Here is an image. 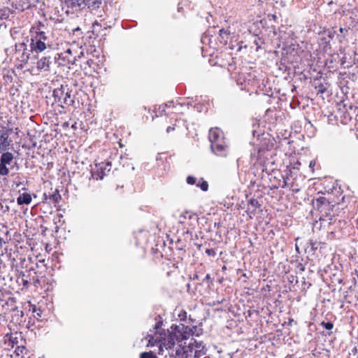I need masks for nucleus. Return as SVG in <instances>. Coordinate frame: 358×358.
I'll list each match as a JSON object with an SVG mask.
<instances>
[{"label":"nucleus","mask_w":358,"mask_h":358,"mask_svg":"<svg viewBox=\"0 0 358 358\" xmlns=\"http://www.w3.org/2000/svg\"><path fill=\"white\" fill-rule=\"evenodd\" d=\"M320 324L322 327H324L327 330H331L334 327V324L331 321H328V322L323 321L321 322Z\"/></svg>","instance_id":"35"},{"label":"nucleus","mask_w":358,"mask_h":358,"mask_svg":"<svg viewBox=\"0 0 358 358\" xmlns=\"http://www.w3.org/2000/svg\"><path fill=\"white\" fill-rule=\"evenodd\" d=\"M8 131L2 130L0 131V143L1 144H8L9 145V143L8 142Z\"/></svg>","instance_id":"24"},{"label":"nucleus","mask_w":358,"mask_h":358,"mask_svg":"<svg viewBox=\"0 0 358 358\" xmlns=\"http://www.w3.org/2000/svg\"><path fill=\"white\" fill-rule=\"evenodd\" d=\"M45 28V24L42 22L38 21L36 25L31 27L30 29V34H34V32L38 31H44L43 29Z\"/></svg>","instance_id":"23"},{"label":"nucleus","mask_w":358,"mask_h":358,"mask_svg":"<svg viewBox=\"0 0 358 358\" xmlns=\"http://www.w3.org/2000/svg\"><path fill=\"white\" fill-rule=\"evenodd\" d=\"M68 8L75 10H83L87 8L92 10L98 9L102 0H63Z\"/></svg>","instance_id":"5"},{"label":"nucleus","mask_w":358,"mask_h":358,"mask_svg":"<svg viewBox=\"0 0 358 358\" xmlns=\"http://www.w3.org/2000/svg\"><path fill=\"white\" fill-rule=\"evenodd\" d=\"M294 278H295V277L294 275H291L290 278H289V280L291 282H293Z\"/></svg>","instance_id":"53"},{"label":"nucleus","mask_w":358,"mask_h":358,"mask_svg":"<svg viewBox=\"0 0 358 358\" xmlns=\"http://www.w3.org/2000/svg\"><path fill=\"white\" fill-rule=\"evenodd\" d=\"M31 201V196L29 193H22L17 198V203L19 206L29 205Z\"/></svg>","instance_id":"19"},{"label":"nucleus","mask_w":358,"mask_h":358,"mask_svg":"<svg viewBox=\"0 0 358 358\" xmlns=\"http://www.w3.org/2000/svg\"><path fill=\"white\" fill-rule=\"evenodd\" d=\"M72 90L68 85H61L59 87L55 89L52 96L55 102L62 108L72 106L74 103V97L71 94Z\"/></svg>","instance_id":"4"},{"label":"nucleus","mask_w":358,"mask_h":358,"mask_svg":"<svg viewBox=\"0 0 358 358\" xmlns=\"http://www.w3.org/2000/svg\"><path fill=\"white\" fill-rule=\"evenodd\" d=\"M230 37V31L228 29H221L219 30L217 40L220 43L226 45Z\"/></svg>","instance_id":"20"},{"label":"nucleus","mask_w":358,"mask_h":358,"mask_svg":"<svg viewBox=\"0 0 358 358\" xmlns=\"http://www.w3.org/2000/svg\"><path fill=\"white\" fill-rule=\"evenodd\" d=\"M41 314H42V311L41 310H39V312H38L36 313V317H37V318L38 319V317H41Z\"/></svg>","instance_id":"51"},{"label":"nucleus","mask_w":358,"mask_h":358,"mask_svg":"<svg viewBox=\"0 0 358 358\" xmlns=\"http://www.w3.org/2000/svg\"><path fill=\"white\" fill-rule=\"evenodd\" d=\"M344 30H345V29H344V28H343V27H340V29H339V31H340L341 33H343Z\"/></svg>","instance_id":"56"},{"label":"nucleus","mask_w":358,"mask_h":358,"mask_svg":"<svg viewBox=\"0 0 358 358\" xmlns=\"http://www.w3.org/2000/svg\"><path fill=\"white\" fill-rule=\"evenodd\" d=\"M189 345H192L195 358H200L206 353L207 349L203 345V342H198L194 340V343H190Z\"/></svg>","instance_id":"12"},{"label":"nucleus","mask_w":358,"mask_h":358,"mask_svg":"<svg viewBox=\"0 0 358 358\" xmlns=\"http://www.w3.org/2000/svg\"><path fill=\"white\" fill-rule=\"evenodd\" d=\"M7 165L0 164V175L7 176L9 173V169L6 166Z\"/></svg>","instance_id":"34"},{"label":"nucleus","mask_w":358,"mask_h":358,"mask_svg":"<svg viewBox=\"0 0 358 358\" xmlns=\"http://www.w3.org/2000/svg\"><path fill=\"white\" fill-rule=\"evenodd\" d=\"M101 25L99 24V23H98L97 22H95L94 24H93V34H94V32H95V29H96V27H100Z\"/></svg>","instance_id":"46"},{"label":"nucleus","mask_w":358,"mask_h":358,"mask_svg":"<svg viewBox=\"0 0 358 358\" xmlns=\"http://www.w3.org/2000/svg\"><path fill=\"white\" fill-rule=\"evenodd\" d=\"M189 103L187 102V103L185 102H180L178 100L177 101V102L176 103H174L173 102H169L168 103L166 104V107H171L173 106V108H175L176 109H177V107L178 106H182L184 105H187V106H189Z\"/></svg>","instance_id":"31"},{"label":"nucleus","mask_w":358,"mask_h":358,"mask_svg":"<svg viewBox=\"0 0 358 358\" xmlns=\"http://www.w3.org/2000/svg\"><path fill=\"white\" fill-rule=\"evenodd\" d=\"M178 317H180V320H185V319L187 318L186 311H182L180 313H179Z\"/></svg>","instance_id":"43"},{"label":"nucleus","mask_w":358,"mask_h":358,"mask_svg":"<svg viewBox=\"0 0 358 358\" xmlns=\"http://www.w3.org/2000/svg\"><path fill=\"white\" fill-rule=\"evenodd\" d=\"M162 159V156H161V154H157V157H156V160L157 161H159V160H161Z\"/></svg>","instance_id":"52"},{"label":"nucleus","mask_w":358,"mask_h":358,"mask_svg":"<svg viewBox=\"0 0 358 358\" xmlns=\"http://www.w3.org/2000/svg\"><path fill=\"white\" fill-rule=\"evenodd\" d=\"M353 108V106L350 104L349 106H348L347 104L344 103H340L338 104V110L341 112V113H348V110H352Z\"/></svg>","instance_id":"26"},{"label":"nucleus","mask_w":358,"mask_h":358,"mask_svg":"<svg viewBox=\"0 0 358 358\" xmlns=\"http://www.w3.org/2000/svg\"><path fill=\"white\" fill-rule=\"evenodd\" d=\"M296 269L298 272L302 273L305 271V265L300 262L297 263Z\"/></svg>","instance_id":"42"},{"label":"nucleus","mask_w":358,"mask_h":358,"mask_svg":"<svg viewBox=\"0 0 358 358\" xmlns=\"http://www.w3.org/2000/svg\"><path fill=\"white\" fill-rule=\"evenodd\" d=\"M295 248H296V250L299 252V248L298 247V245H296L295 246Z\"/></svg>","instance_id":"58"},{"label":"nucleus","mask_w":358,"mask_h":358,"mask_svg":"<svg viewBox=\"0 0 358 358\" xmlns=\"http://www.w3.org/2000/svg\"><path fill=\"white\" fill-rule=\"evenodd\" d=\"M196 327L193 326L192 327H189L186 326V329H184V332H185V335L186 336V340L190 336L194 334V331H196Z\"/></svg>","instance_id":"27"},{"label":"nucleus","mask_w":358,"mask_h":358,"mask_svg":"<svg viewBox=\"0 0 358 358\" xmlns=\"http://www.w3.org/2000/svg\"><path fill=\"white\" fill-rule=\"evenodd\" d=\"M11 321L14 323L20 324L23 322L24 312L17 307L13 311H11Z\"/></svg>","instance_id":"16"},{"label":"nucleus","mask_w":358,"mask_h":358,"mask_svg":"<svg viewBox=\"0 0 358 358\" xmlns=\"http://www.w3.org/2000/svg\"><path fill=\"white\" fill-rule=\"evenodd\" d=\"M252 43L256 45V50L257 51L261 48L263 41L259 37L254 36Z\"/></svg>","instance_id":"33"},{"label":"nucleus","mask_w":358,"mask_h":358,"mask_svg":"<svg viewBox=\"0 0 358 358\" xmlns=\"http://www.w3.org/2000/svg\"><path fill=\"white\" fill-rule=\"evenodd\" d=\"M261 152H262V150L259 149L258 152H259V155H260Z\"/></svg>","instance_id":"61"},{"label":"nucleus","mask_w":358,"mask_h":358,"mask_svg":"<svg viewBox=\"0 0 358 358\" xmlns=\"http://www.w3.org/2000/svg\"><path fill=\"white\" fill-rule=\"evenodd\" d=\"M193 280H199V276L197 274H194V276L192 278Z\"/></svg>","instance_id":"48"},{"label":"nucleus","mask_w":358,"mask_h":358,"mask_svg":"<svg viewBox=\"0 0 358 358\" xmlns=\"http://www.w3.org/2000/svg\"><path fill=\"white\" fill-rule=\"evenodd\" d=\"M36 3H38L40 0H34Z\"/></svg>","instance_id":"62"},{"label":"nucleus","mask_w":358,"mask_h":358,"mask_svg":"<svg viewBox=\"0 0 358 358\" xmlns=\"http://www.w3.org/2000/svg\"><path fill=\"white\" fill-rule=\"evenodd\" d=\"M309 244L311 247V250L313 251H315L316 250H317L319 245H320V243L316 241H313V240H310V242H309Z\"/></svg>","instance_id":"40"},{"label":"nucleus","mask_w":358,"mask_h":358,"mask_svg":"<svg viewBox=\"0 0 358 358\" xmlns=\"http://www.w3.org/2000/svg\"><path fill=\"white\" fill-rule=\"evenodd\" d=\"M156 323L153 330H150V333L148 334V345L155 346L159 345L161 348L162 345H168V348L175 346L176 341L181 342L186 340L184 329H186V326L183 324H172L171 331H168V337L166 338V333L164 331H161L163 324L162 317L159 315L156 317Z\"/></svg>","instance_id":"1"},{"label":"nucleus","mask_w":358,"mask_h":358,"mask_svg":"<svg viewBox=\"0 0 358 358\" xmlns=\"http://www.w3.org/2000/svg\"><path fill=\"white\" fill-rule=\"evenodd\" d=\"M210 279V275L207 274L205 278L203 279V282H208Z\"/></svg>","instance_id":"47"},{"label":"nucleus","mask_w":358,"mask_h":358,"mask_svg":"<svg viewBox=\"0 0 358 358\" xmlns=\"http://www.w3.org/2000/svg\"><path fill=\"white\" fill-rule=\"evenodd\" d=\"M194 215L192 213H190L189 212H185V213H183L182 214L180 215V223H182L183 221L182 220V219H186V218H188L189 220H191L192 219Z\"/></svg>","instance_id":"36"},{"label":"nucleus","mask_w":358,"mask_h":358,"mask_svg":"<svg viewBox=\"0 0 358 358\" xmlns=\"http://www.w3.org/2000/svg\"><path fill=\"white\" fill-rule=\"evenodd\" d=\"M34 34L38 39L44 41L48 49L51 50L55 49V44L51 41L50 36H48L45 31H38Z\"/></svg>","instance_id":"13"},{"label":"nucleus","mask_w":358,"mask_h":358,"mask_svg":"<svg viewBox=\"0 0 358 358\" xmlns=\"http://www.w3.org/2000/svg\"><path fill=\"white\" fill-rule=\"evenodd\" d=\"M55 64L57 66L66 65L65 57L57 52L48 50L44 55L38 57L36 69L39 72L48 73Z\"/></svg>","instance_id":"2"},{"label":"nucleus","mask_w":358,"mask_h":358,"mask_svg":"<svg viewBox=\"0 0 358 358\" xmlns=\"http://www.w3.org/2000/svg\"><path fill=\"white\" fill-rule=\"evenodd\" d=\"M71 50L68 49L64 53H60L59 55H62L65 57V61L67 60L69 63L74 64V61L76 59V57H73L72 59L69 57L68 55H71Z\"/></svg>","instance_id":"28"},{"label":"nucleus","mask_w":358,"mask_h":358,"mask_svg":"<svg viewBox=\"0 0 358 358\" xmlns=\"http://www.w3.org/2000/svg\"><path fill=\"white\" fill-rule=\"evenodd\" d=\"M341 64L343 65L345 68H350L352 66V63L347 64V57H345V54L341 59Z\"/></svg>","instance_id":"39"},{"label":"nucleus","mask_w":358,"mask_h":358,"mask_svg":"<svg viewBox=\"0 0 358 358\" xmlns=\"http://www.w3.org/2000/svg\"><path fill=\"white\" fill-rule=\"evenodd\" d=\"M93 62V61L92 59H89L87 61V64H88L89 66H91V64Z\"/></svg>","instance_id":"54"},{"label":"nucleus","mask_w":358,"mask_h":358,"mask_svg":"<svg viewBox=\"0 0 358 358\" xmlns=\"http://www.w3.org/2000/svg\"><path fill=\"white\" fill-rule=\"evenodd\" d=\"M315 166V161H310L309 163V167L313 168Z\"/></svg>","instance_id":"49"},{"label":"nucleus","mask_w":358,"mask_h":358,"mask_svg":"<svg viewBox=\"0 0 358 358\" xmlns=\"http://www.w3.org/2000/svg\"><path fill=\"white\" fill-rule=\"evenodd\" d=\"M8 144H1L0 143V153L6 151L8 148Z\"/></svg>","instance_id":"44"},{"label":"nucleus","mask_w":358,"mask_h":358,"mask_svg":"<svg viewBox=\"0 0 358 358\" xmlns=\"http://www.w3.org/2000/svg\"><path fill=\"white\" fill-rule=\"evenodd\" d=\"M223 132L218 128H212L209 130L208 138L210 144L215 143L216 141L223 137Z\"/></svg>","instance_id":"15"},{"label":"nucleus","mask_w":358,"mask_h":358,"mask_svg":"<svg viewBox=\"0 0 358 358\" xmlns=\"http://www.w3.org/2000/svg\"><path fill=\"white\" fill-rule=\"evenodd\" d=\"M13 159V155L11 152H3L1 159L0 164L4 165H9Z\"/></svg>","instance_id":"21"},{"label":"nucleus","mask_w":358,"mask_h":358,"mask_svg":"<svg viewBox=\"0 0 358 358\" xmlns=\"http://www.w3.org/2000/svg\"><path fill=\"white\" fill-rule=\"evenodd\" d=\"M15 299L14 297H8V299L2 305L5 313L13 311L17 306H15Z\"/></svg>","instance_id":"18"},{"label":"nucleus","mask_w":358,"mask_h":358,"mask_svg":"<svg viewBox=\"0 0 358 358\" xmlns=\"http://www.w3.org/2000/svg\"><path fill=\"white\" fill-rule=\"evenodd\" d=\"M2 241H3V238H0V243H1Z\"/></svg>","instance_id":"63"},{"label":"nucleus","mask_w":358,"mask_h":358,"mask_svg":"<svg viewBox=\"0 0 358 358\" xmlns=\"http://www.w3.org/2000/svg\"><path fill=\"white\" fill-rule=\"evenodd\" d=\"M206 254H207L209 257H214L216 255V252L213 248H207L205 251Z\"/></svg>","instance_id":"41"},{"label":"nucleus","mask_w":358,"mask_h":358,"mask_svg":"<svg viewBox=\"0 0 358 358\" xmlns=\"http://www.w3.org/2000/svg\"><path fill=\"white\" fill-rule=\"evenodd\" d=\"M216 143L217 144H227L225 140H224V137H222L221 138L218 139L216 141Z\"/></svg>","instance_id":"45"},{"label":"nucleus","mask_w":358,"mask_h":358,"mask_svg":"<svg viewBox=\"0 0 358 358\" xmlns=\"http://www.w3.org/2000/svg\"><path fill=\"white\" fill-rule=\"evenodd\" d=\"M15 352L17 356L23 357L24 354H27V350L24 346H17L15 348Z\"/></svg>","instance_id":"29"},{"label":"nucleus","mask_w":358,"mask_h":358,"mask_svg":"<svg viewBox=\"0 0 358 358\" xmlns=\"http://www.w3.org/2000/svg\"><path fill=\"white\" fill-rule=\"evenodd\" d=\"M72 33L74 36H76L78 38L83 37V32L81 29L78 27L72 29Z\"/></svg>","instance_id":"37"},{"label":"nucleus","mask_w":358,"mask_h":358,"mask_svg":"<svg viewBox=\"0 0 358 358\" xmlns=\"http://www.w3.org/2000/svg\"><path fill=\"white\" fill-rule=\"evenodd\" d=\"M196 185L203 192H206L208 189L207 181L204 180L203 178H201Z\"/></svg>","instance_id":"25"},{"label":"nucleus","mask_w":358,"mask_h":358,"mask_svg":"<svg viewBox=\"0 0 358 358\" xmlns=\"http://www.w3.org/2000/svg\"><path fill=\"white\" fill-rule=\"evenodd\" d=\"M164 346L168 350L169 358H188L193 352L192 345L182 346L180 344L176 347L171 346L170 348H168V345Z\"/></svg>","instance_id":"7"},{"label":"nucleus","mask_w":358,"mask_h":358,"mask_svg":"<svg viewBox=\"0 0 358 358\" xmlns=\"http://www.w3.org/2000/svg\"><path fill=\"white\" fill-rule=\"evenodd\" d=\"M312 205L315 210L320 212L319 220L320 222L329 220V224H331L334 216L331 215L333 210L334 205L324 196H320L312 200Z\"/></svg>","instance_id":"3"},{"label":"nucleus","mask_w":358,"mask_h":358,"mask_svg":"<svg viewBox=\"0 0 358 358\" xmlns=\"http://www.w3.org/2000/svg\"><path fill=\"white\" fill-rule=\"evenodd\" d=\"M173 130H174V127H168L167 129H166V132L169 133L170 131H173Z\"/></svg>","instance_id":"50"},{"label":"nucleus","mask_w":358,"mask_h":358,"mask_svg":"<svg viewBox=\"0 0 358 358\" xmlns=\"http://www.w3.org/2000/svg\"><path fill=\"white\" fill-rule=\"evenodd\" d=\"M260 203L255 199H251L248 201V210H251L252 212H255L256 209L260 207Z\"/></svg>","instance_id":"22"},{"label":"nucleus","mask_w":358,"mask_h":358,"mask_svg":"<svg viewBox=\"0 0 358 358\" xmlns=\"http://www.w3.org/2000/svg\"><path fill=\"white\" fill-rule=\"evenodd\" d=\"M197 179L193 176H189L187 177L186 182L188 185H196Z\"/></svg>","instance_id":"38"},{"label":"nucleus","mask_w":358,"mask_h":358,"mask_svg":"<svg viewBox=\"0 0 358 358\" xmlns=\"http://www.w3.org/2000/svg\"><path fill=\"white\" fill-rule=\"evenodd\" d=\"M336 31L332 29H324L318 33L317 43L320 48L326 53H331V41L333 40Z\"/></svg>","instance_id":"6"},{"label":"nucleus","mask_w":358,"mask_h":358,"mask_svg":"<svg viewBox=\"0 0 358 358\" xmlns=\"http://www.w3.org/2000/svg\"><path fill=\"white\" fill-rule=\"evenodd\" d=\"M29 41H30L29 51L32 53L38 54L48 49L44 41L38 39L34 34H30V40H29Z\"/></svg>","instance_id":"9"},{"label":"nucleus","mask_w":358,"mask_h":358,"mask_svg":"<svg viewBox=\"0 0 358 358\" xmlns=\"http://www.w3.org/2000/svg\"><path fill=\"white\" fill-rule=\"evenodd\" d=\"M210 150L213 153L219 157H226L228 152V146L227 144H210Z\"/></svg>","instance_id":"11"},{"label":"nucleus","mask_w":358,"mask_h":358,"mask_svg":"<svg viewBox=\"0 0 358 358\" xmlns=\"http://www.w3.org/2000/svg\"><path fill=\"white\" fill-rule=\"evenodd\" d=\"M140 358H157V357L155 354L150 351L142 352L140 355Z\"/></svg>","instance_id":"32"},{"label":"nucleus","mask_w":358,"mask_h":358,"mask_svg":"<svg viewBox=\"0 0 358 358\" xmlns=\"http://www.w3.org/2000/svg\"><path fill=\"white\" fill-rule=\"evenodd\" d=\"M27 42H29V39L27 38V41L21 42L19 43H16L15 47V53L20 55L17 57L18 60L23 63L27 64L30 58V51L28 50Z\"/></svg>","instance_id":"8"},{"label":"nucleus","mask_w":358,"mask_h":358,"mask_svg":"<svg viewBox=\"0 0 358 358\" xmlns=\"http://www.w3.org/2000/svg\"><path fill=\"white\" fill-rule=\"evenodd\" d=\"M342 281H343V280H342V279H338V282L339 283H341V282H342Z\"/></svg>","instance_id":"59"},{"label":"nucleus","mask_w":358,"mask_h":358,"mask_svg":"<svg viewBox=\"0 0 358 358\" xmlns=\"http://www.w3.org/2000/svg\"><path fill=\"white\" fill-rule=\"evenodd\" d=\"M32 311H33V313L36 312V307L35 306H33Z\"/></svg>","instance_id":"57"},{"label":"nucleus","mask_w":358,"mask_h":358,"mask_svg":"<svg viewBox=\"0 0 358 358\" xmlns=\"http://www.w3.org/2000/svg\"><path fill=\"white\" fill-rule=\"evenodd\" d=\"M315 88L317 94H323L327 90V87L322 83H320L317 85H315Z\"/></svg>","instance_id":"30"},{"label":"nucleus","mask_w":358,"mask_h":358,"mask_svg":"<svg viewBox=\"0 0 358 358\" xmlns=\"http://www.w3.org/2000/svg\"><path fill=\"white\" fill-rule=\"evenodd\" d=\"M16 187H20L22 183L21 182H15Z\"/></svg>","instance_id":"55"},{"label":"nucleus","mask_w":358,"mask_h":358,"mask_svg":"<svg viewBox=\"0 0 358 358\" xmlns=\"http://www.w3.org/2000/svg\"><path fill=\"white\" fill-rule=\"evenodd\" d=\"M105 165L102 163L99 165L96 164L95 169H91L92 177L96 180H102L105 175Z\"/></svg>","instance_id":"14"},{"label":"nucleus","mask_w":358,"mask_h":358,"mask_svg":"<svg viewBox=\"0 0 358 358\" xmlns=\"http://www.w3.org/2000/svg\"><path fill=\"white\" fill-rule=\"evenodd\" d=\"M285 173L282 176L283 184L282 187H290V189L293 192H299L301 188L296 185H295L294 182L291 180L292 178V172L290 169H287L285 171Z\"/></svg>","instance_id":"10"},{"label":"nucleus","mask_w":358,"mask_h":358,"mask_svg":"<svg viewBox=\"0 0 358 358\" xmlns=\"http://www.w3.org/2000/svg\"><path fill=\"white\" fill-rule=\"evenodd\" d=\"M3 208L2 203L0 202V209Z\"/></svg>","instance_id":"60"},{"label":"nucleus","mask_w":358,"mask_h":358,"mask_svg":"<svg viewBox=\"0 0 358 358\" xmlns=\"http://www.w3.org/2000/svg\"><path fill=\"white\" fill-rule=\"evenodd\" d=\"M311 285L310 283H308V287H309Z\"/></svg>","instance_id":"64"},{"label":"nucleus","mask_w":358,"mask_h":358,"mask_svg":"<svg viewBox=\"0 0 358 358\" xmlns=\"http://www.w3.org/2000/svg\"><path fill=\"white\" fill-rule=\"evenodd\" d=\"M44 199L51 200L54 203H58L61 200L62 197L58 189H55L52 193L49 192L48 195L46 193L43 194Z\"/></svg>","instance_id":"17"}]
</instances>
